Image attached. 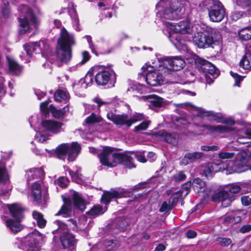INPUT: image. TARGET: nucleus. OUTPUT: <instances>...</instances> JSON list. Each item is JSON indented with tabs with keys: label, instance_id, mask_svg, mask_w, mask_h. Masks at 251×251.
Wrapping results in <instances>:
<instances>
[{
	"label": "nucleus",
	"instance_id": "obj_62",
	"mask_svg": "<svg viewBox=\"0 0 251 251\" xmlns=\"http://www.w3.org/2000/svg\"><path fill=\"white\" fill-rule=\"evenodd\" d=\"M85 38L87 39V41L89 44V48L91 49L92 52L95 54H97L96 48H95V45L93 43V42L92 40V37L89 35H86L85 36Z\"/></svg>",
	"mask_w": 251,
	"mask_h": 251
},
{
	"label": "nucleus",
	"instance_id": "obj_7",
	"mask_svg": "<svg viewBox=\"0 0 251 251\" xmlns=\"http://www.w3.org/2000/svg\"><path fill=\"white\" fill-rule=\"evenodd\" d=\"M201 4L206 7L211 21L220 22L224 18L226 10L219 0H204Z\"/></svg>",
	"mask_w": 251,
	"mask_h": 251
},
{
	"label": "nucleus",
	"instance_id": "obj_43",
	"mask_svg": "<svg viewBox=\"0 0 251 251\" xmlns=\"http://www.w3.org/2000/svg\"><path fill=\"white\" fill-rule=\"evenodd\" d=\"M68 110V106H65L62 109H56L54 108L52 110V114L55 118H59L63 116Z\"/></svg>",
	"mask_w": 251,
	"mask_h": 251
},
{
	"label": "nucleus",
	"instance_id": "obj_15",
	"mask_svg": "<svg viewBox=\"0 0 251 251\" xmlns=\"http://www.w3.org/2000/svg\"><path fill=\"white\" fill-rule=\"evenodd\" d=\"M247 167V161L246 157L240 156L238 157L234 161H229L226 167L229 173H240L246 170Z\"/></svg>",
	"mask_w": 251,
	"mask_h": 251
},
{
	"label": "nucleus",
	"instance_id": "obj_46",
	"mask_svg": "<svg viewBox=\"0 0 251 251\" xmlns=\"http://www.w3.org/2000/svg\"><path fill=\"white\" fill-rule=\"evenodd\" d=\"M102 207L100 205L93 206L87 213L92 216H97L102 213Z\"/></svg>",
	"mask_w": 251,
	"mask_h": 251
},
{
	"label": "nucleus",
	"instance_id": "obj_50",
	"mask_svg": "<svg viewBox=\"0 0 251 251\" xmlns=\"http://www.w3.org/2000/svg\"><path fill=\"white\" fill-rule=\"evenodd\" d=\"M100 121V118L99 116H98L94 113H92L90 116L88 117L85 120V122L87 124L99 123Z\"/></svg>",
	"mask_w": 251,
	"mask_h": 251
},
{
	"label": "nucleus",
	"instance_id": "obj_54",
	"mask_svg": "<svg viewBox=\"0 0 251 251\" xmlns=\"http://www.w3.org/2000/svg\"><path fill=\"white\" fill-rule=\"evenodd\" d=\"M149 124V121H144L140 125L136 126L134 127V131L135 132H138L140 130H145L148 128Z\"/></svg>",
	"mask_w": 251,
	"mask_h": 251
},
{
	"label": "nucleus",
	"instance_id": "obj_23",
	"mask_svg": "<svg viewBox=\"0 0 251 251\" xmlns=\"http://www.w3.org/2000/svg\"><path fill=\"white\" fill-rule=\"evenodd\" d=\"M22 220L9 219L5 221V224L11 232L16 233L23 228V226L21 224Z\"/></svg>",
	"mask_w": 251,
	"mask_h": 251
},
{
	"label": "nucleus",
	"instance_id": "obj_10",
	"mask_svg": "<svg viewBox=\"0 0 251 251\" xmlns=\"http://www.w3.org/2000/svg\"><path fill=\"white\" fill-rule=\"evenodd\" d=\"M81 150L80 145L77 142L72 144H62L56 149V154L60 159L64 160L68 154V160L73 161L75 160Z\"/></svg>",
	"mask_w": 251,
	"mask_h": 251
},
{
	"label": "nucleus",
	"instance_id": "obj_2",
	"mask_svg": "<svg viewBox=\"0 0 251 251\" xmlns=\"http://www.w3.org/2000/svg\"><path fill=\"white\" fill-rule=\"evenodd\" d=\"M189 6L187 0H160L156 4L157 16L161 19L174 20L180 16L183 9Z\"/></svg>",
	"mask_w": 251,
	"mask_h": 251
},
{
	"label": "nucleus",
	"instance_id": "obj_1",
	"mask_svg": "<svg viewBox=\"0 0 251 251\" xmlns=\"http://www.w3.org/2000/svg\"><path fill=\"white\" fill-rule=\"evenodd\" d=\"M166 28H164L163 32L170 39L175 46L179 48L185 45L184 40L182 39V34L188 33H195L201 29L198 25H192L187 21H181L174 24L171 22H166Z\"/></svg>",
	"mask_w": 251,
	"mask_h": 251
},
{
	"label": "nucleus",
	"instance_id": "obj_38",
	"mask_svg": "<svg viewBox=\"0 0 251 251\" xmlns=\"http://www.w3.org/2000/svg\"><path fill=\"white\" fill-rule=\"evenodd\" d=\"M233 1L242 8H247L249 14L251 15V0H233Z\"/></svg>",
	"mask_w": 251,
	"mask_h": 251
},
{
	"label": "nucleus",
	"instance_id": "obj_49",
	"mask_svg": "<svg viewBox=\"0 0 251 251\" xmlns=\"http://www.w3.org/2000/svg\"><path fill=\"white\" fill-rule=\"evenodd\" d=\"M68 182V179L67 177L64 176L60 177L55 181V183L62 188H65L67 187Z\"/></svg>",
	"mask_w": 251,
	"mask_h": 251
},
{
	"label": "nucleus",
	"instance_id": "obj_27",
	"mask_svg": "<svg viewBox=\"0 0 251 251\" xmlns=\"http://www.w3.org/2000/svg\"><path fill=\"white\" fill-rule=\"evenodd\" d=\"M246 54L241 60L240 65L244 69H251V46L247 47Z\"/></svg>",
	"mask_w": 251,
	"mask_h": 251
},
{
	"label": "nucleus",
	"instance_id": "obj_40",
	"mask_svg": "<svg viewBox=\"0 0 251 251\" xmlns=\"http://www.w3.org/2000/svg\"><path fill=\"white\" fill-rule=\"evenodd\" d=\"M182 196V193H181L180 191H177L171 196L169 200V202L173 207H174L176 205L178 202L179 200L181 199Z\"/></svg>",
	"mask_w": 251,
	"mask_h": 251
},
{
	"label": "nucleus",
	"instance_id": "obj_14",
	"mask_svg": "<svg viewBox=\"0 0 251 251\" xmlns=\"http://www.w3.org/2000/svg\"><path fill=\"white\" fill-rule=\"evenodd\" d=\"M160 65L164 67H170V70L178 71L182 69L185 66L184 60L179 56L168 57L166 56L158 58Z\"/></svg>",
	"mask_w": 251,
	"mask_h": 251
},
{
	"label": "nucleus",
	"instance_id": "obj_11",
	"mask_svg": "<svg viewBox=\"0 0 251 251\" xmlns=\"http://www.w3.org/2000/svg\"><path fill=\"white\" fill-rule=\"evenodd\" d=\"M42 239L40 233L36 232L28 234L21 240H18L15 244L17 247L25 251H39V243Z\"/></svg>",
	"mask_w": 251,
	"mask_h": 251
},
{
	"label": "nucleus",
	"instance_id": "obj_36",
	"mask_svg": "<svg viewBox=\"0 0 251 251\" xmlns=\"http://www.w3.org/2000/svg\"><path fill=\"white\" fill-rule=\"evenodd\" d=\"M158 135L168 143L175 145L176 143V140L172 134L167 132L164 130L160 131L158 132Z\"/></svg>",
	"mask_w": 251,
	"mask_h": 251
},
{
	"label": "nucleus",
	"instance_id": "obj_3",
	"mask_svg": "<svg viewBox=\"0 0 251 251\" xmlns=\"http://www.w3.org/2000/svg\"><path fill=\"white\" fill-rule=\"evenodd\" d=\"M99 157L101 163L107 167H113L118 164H122L129 169L135 167L130 153H114L112 148L105 147Z\"/></svg>",
	"mask_w": 251,
	"mask_h": 251
},
{
	"label": "nucleus",
	"instance_id": "obj_53",
	"mask_svg": "<svg viewBox=\"0 0 251 251\" xmlns=\"http://www.w3.org/2000/svg\"><path fill=\"white\" fill-rule=\"evenodd\" d=\"M144 119V115L143 114L140 113H136L133 114V115L129 118L130 122H131L132 124Z\"/></svg>",
	"mask_w": 251,
	"mask_h": 251
},
{
	"label": "nucleus",
	"instance_id": "obj_9",
	"mask_svg": "<svg viewBox=\"0 0 251 251\" xmlns=\"http://www.w3.org/2000/svg\"><path fill=\"white\" fill-rule=\"evenodd\" d=\"M54 224L57 228L52 231L53 234H59L60 240L64 248L74 247L77 242L75 236L70 233L68 228V225L59 220L55 221Z\"/></svg>",
	"mask_w": 251,
	"mask_h": 251
},
{
	"label": "nucleus",
	"instance_id": "obj_22",
	"mask_svg": "<svg viewBox=\"0 0 251 251\" xmlns=\"http://www.w3.org/2000/svg\"><path fill=\"white\" fill-rule=\"evenodd\" d=\"M192 188L197 194L203 193L206 195H209V191L207 190L205 182L200 178H196L193 180Z\"/></svg>",
	"mask_w": 251,
	"mask_h": 251
},
{
	"label": "nucleus",
	"instance_id": "obj_56",
	"mask_svg": "<svg viewBox=\"0 0 251 251\" xmlns=\"http://www.w3.org/2000/svg\"><path fill=\"white\" fill-rule=\"evenodd\" d=\"M235 155L233 152H227L222 151L219 153V157L222 159H231Z\"/></svg>",
	"mask_w": 251,
	"mask_h": 251
},
{
	"label": "nucleus",
	"instance_id": "obj_37",
	"mask_svg": "<svg viewBox=\"0 0 251 251\" xmlns=\"http://www.w3.org/2000/svg\"><path fill=\"white\" fill-rule=\"evenodd\" d=\"M54 98L56 101H65L68 100L69 94L65 91L58 90L54 93Z\"/></svg>",
	"mask_w": 251,
	"mask_h": 251
},
{
	"label": "nucleus",
	"instance_id": "obj_32",
	"mask_svg": "<svg viewBox=\"0 0 251 251\" xmlns=\"http://www.w3.org/2000/svg\"><path fill=\"white\" fill-rule=\"evenodd\" d=\"M240 40L247 41L251 40V27H246L239 30L238 32Z\"/></svg>",
	"mask_w": 251,
	"mask_h": 251
},
{
	"label": "nucleus",
	"instance_id": "obj_21",
	"mask_svg": "<svg viewBox=\"0 0 251 251\" xmlns=\"http://www.w3.org/2000/svg\"><path fill=\"white\" fill-rule=\"evenodd\" d=\"M123 193L124 191H118L113 189L110 191H105L101 196V201L105 204H107L110 202L111 199L122 197Z\"/></svg>",
	"mask_w": 251,
	"mask_h": 251
},
{
	"label": "nucleus",
	"instance_id": "obj_39",
	"mask_svg": "<svg viewBox=\"0 0 251 251\" xmlns=\"http://www.w3.org/2000/svg\"><path fill=\"white\" fill-rule=\"evenodd\" d=\"M80 169L79 168L75 170H68L70 175L71 176L73 181L79 183L81 181V174L80 173Z\"/></svg>",
	"mask_w": 251,
	"mask_h": 251
},
{
	"label": "nucleus",
	"instance_id": "obj_41",
	"mask_svg": "<svg viewBox=\"0 0 251 251\" xmlns=\"http://www.w3.org/2000/svg\"><path fill=\"white\" fill-rule=\"evenodd\" d=\"M202 127L212 132H222L225 130V127L220 125L212 126L210 125H204L202 126Z\"/></svg>",
	"mask_w": 251,
	"mask_h": 251
},
{
	"label": "nucleus",
	"instance_id": "obj_12",
	"mask_svg": "<svg viewBox=\"0 0 251 251\" xmlns=\"http://www.w3.org/2000/svg\"><path fill=\"white\" fill-rule=\"evenodd\" d=\"M152 66L146 64L142 68V72L139 73V75L145 79L148 84L157 86L162 85L164 81V77L159 71H152Z\"/></svg>",
	"mask_w": 251,
	"mask_h": 251
},
{
	"label": "nucleus",
	"instance_id": "obj_25",
	"mask_svg": "<svg viewBox=\"0 0 251 251\" xmlns=\"http://www.w3.org/2000/svg\"><path fill=\"white\" fill-rule=\"evenodd\" d=\"M195 64L198 69L200 71L206 73L211 67L213 66L209 61L203 59L199 56H196L195 58Z\"/></svg>",
	"mask_w": 251,
	"mask_h": 251
},
{
	"label": "nucleus",
	"instance_id": "obj_44",
	"mask_svg": "<svg viewBox=\"0 0 251 251\" xmlns=\"http://www.w3.org/2000/svg\"><path fill=\"white\" fill-rule=\"evenodd\" d=\"M216 241L222 247L228 246L232 243L231 239L227 238L217 237Z\"/></svg>",
	"mask_w": 251,
	"mask_h": 251
},
{
	"label": "nucleus",
	"instance_id": "obj_17",
	"mask_svg": "<svg viewBox=\"0 0 251 251\" xmlns=\"http://www.w3.org/2000/svg\"><path fill=\"white\" fill-rule=\"evenodd\" d=\"M107 118L118 126H126L127 127L132 125L129 118L126 114H115L112 112H108Z\"/></svg>",
	"mask_w": 251,
	"mask_h": 251
},
{
	"label": "nucleus",
	"instance_id": "obj_5",
	"mask_svg": "<svg viewBox=\"0 0 251 251\" xmlns=\"http://www.w3.org/2000/svg\"><path fill=\"white\" fill-rule=\"evenodd\" d=\"M201 28L199 32L195 33H188V34L191 35L192 38H197L196 42L199 47L204 48L207 47H211L216 48L217 52L221 50V38L216 36V33L214 29L211 28H208L206 29H203L201 26L197 24Z\"/></svg>",
	"mask_w": 251,
	"mask_h": 251
},
{
	"label": "nucleus",
	"instance_id": "obj_19",
	"mask_svg": "<svg viewBox=\"0 0 251 251\" xmlns=\"http://www.w3.org/2000/svg\"><path fill=\"white\" fill-rule=\"evenodd\" d=\"M10 213L15 219H23L24 208L19 203H14L7 205Z\"/></svg>",
	"mask_w": 251,
	"mask_h": 251
},
{
	"label": "nucleus",
	"instance_id": "obj_61",
	"mask_svg": "<svg viewBox=\"0 0 251 251\" xmlns=\"http://www.w3.org/2000/svg\"><path fill=\"white\" fill-rule=\"evenodd\" d=\"M231 75L235 79V83L234 84V86H239V83L242 80V78L240 75H238L237 73H233L231 71L230 72Z\"/></svg>",
	"mask_w": 251,
	"mask_h": 251
},
{
	"label": "nucleus",
	"instance_id": "obj_47",
	"mask_svg": "<svg viewBox=\"0 0 251 251\" xmlns=\"http://www.w3.org/2000/svg\"><path fill=\"white\" fill-rule=\"evenodd\" d=\"M2 12L5 17H7L10 13L9 2L7 0H2Z\"/></svg>",
	"mask_w": 251,
	"mask_h": 251
},
{
	"label": "nucleus",
	"instance_id": "obj_13",
	"mask_svg": "<svg viewBox=\"0 0 251 251\" xmlns=\"http://www.w3.org/2000/svg\"><path fill=\"white\" fill-rule=\"evenodd\" d=\"M95 74V82L99 85L104 86L109 81H116V74L113 70H106L100 67H95L94 69Z\"/></svg>",
	"mask_w": 251,
	"mask_h": 251
},
{
	"label": "nucleus",
	"instance_id": "obj_4",
	"mask_svg": "<svg viewBox=\"0 0 251 251\" xmlns=\"http://www.w3.org/2000/svg\"><path fill=\"white\" fill-rule=\"evenodd\" d=\"M75 43L74 36L65 29H61L56 46L57 59L63 63H67L72 58L71 47Z\"/></svg>",
	"mask_w": 251,
	"mask_h": 251
},
{
	"label": "nucleus",
	"instance_id": "obj_59",
	"mask_svg": "<svg viewBox=\"0 0 251 251\" xmlns=\"http://www.w3.org/2000/svg\"><path fill=\"white\" fill-rule=\"evenodd\" d=\"M205 74L213 76V78H216L219 75V71L213 65Z\"/></svg>",
	"mask_w": 251,
	"mask_h": 251
},
{
	"label": "nucleus",
	"instance_id": "obj_60",
	"mask_svg": "<svg viewBox=\"0 0 251 251\" xmlns=\"http://www.w3.org/2000/svg\"><path fill=\"white\" fill-rule=\"evenodd\" d=\"M240 190V187L237 184H232L228 188V191L230 194H236L239 192Z\"/></svg>",
	"mask_w": 251,
	"mask_h": 251
},
{
	"label": "nucleus",
	"instance_id": "obj_34",
	"mask_svg": "<svg viewBox=\"0 0 251 251\" xmlns=\"http://www.w3.org/2000/svg\"><path fill=\"white\" fill-rule=\"evenodd\" d=\"M33 218L36 221L37 225L41 228L44 227L46 225V220L44 218L43 215L36 211L32 212Z\"/></svg>",
	"mask_w": 251,
	"mask_h": 251
},
{
	"label": "nucleus",
	"instance_id": "obj_16",
	"mask_svg": "<svg viewBox=\"0 0 251 251\" xmlns=\"http://www.w3.org/2000/svg\"><path fill=\"white\" fill-rule=\"evenodd\" d=\"M212 198L213 201H220L223 207H226L229 206L232 201L234 200L233 196L225 190L221 191L215 193L212 196Z\"/></svg>",
	"mask_w": 251,
	"mask_h": 251
},
{
	"label": "nucleus",
	"instance_id": "obj_31",
	"mask_svg": "<svg viewBox=\"0 0 251 251\" xmlns=\"http://www.w3.org/2000/svg\"><path fill=\"white\" fill-rule=\"evenodd\" d=\"M32 195L34 201L37 203L40 202L41 199V187L40 184L35 182L32 187Z\"/></svg>",
	"mask_w": 251,
	"mask_h": 251
},
{
	"label": "nucleus",
	"instance_id": "obj_24",
	"mask_svg": "<svg viewBox=\"0 0 251 251\" xmlns=\"http://www.w3.org/2000/svg\"><path fill=\"white\" fill-rule=\"evenodd\" d=\"M198 116L203 117L204 116L211 117L212 119L217 123H225L223 121V115L220 113H217L213 111H206L203 109H200Z\"/></svg>",
	"mask_w": 251,
	"mask_h": 251
},
{
	"label": "nucleus",
	"instance_id": "obj_20",
	"mask_svg": "<svg viewBox=\"0 0 251 251\" xmlns=\"http://www.w3.org/2000/svg\"><path fill=\"white\" fill-rule=\"evenodd\" d=\"M203 155V153L201 152H188L186 153L180 161V164L186 165L187 164L193 163L200 159Z\"/></svg>",
	"mask_w": 251,
	"mask_h": 251
},
{
	"label": "nucleus",
	"instance_id": "obj_52",
	"mask_svg": "<svg viewBox=\"0 0 251 251\" xmlns=\"http://www.w3.org/2000/svg\"><path fill=\"white\" fill-rule=\"evenodd\" d=\"M173 207H174L172 204L169 202L164 201L162 203L161 207L159 208V211L160 212L166 213L169 211L171 210Z\"/></svg>",
	"mask_w": 251,
	"mask_h": 251
},
{
	"label": "nucleus",
	"instance_id": "obj_45",
	"mask_svg": "<svg viewBox=\"0 0 251 251\" xmlns=\"http://www.w3.org/2000/svg\"><path fill=\"white\" fill-rule=\"evenodd\" d=\"M104 244L106 248H108V250H114L118 246V241L113 240H105Z\"/></svg>",
	"mask_w": 251,
	"mask_h": 251
},
{
	"label": "nucleus",
	"instance_id": "obj_58",
	"mask_svg": "<svg viewBox=\"0 0 251 251\" xmlns=\"http://www.w3.org/2000/svg\"><path fill=\"white\" fill-rule=\"evenodd\" d=\"M244 14L243 11H236L231 13L230 18L233 21H237L242 17Z\"/></svg>",
	"mask_w": 251,
	"mask_h": 251
},
{
	"label": "nucleus",
	"instance_id": "obj_64",
	"mask_svg": "<svg viewBox=\"0 0 251 251\" xmlns=\"http://www.w3.org/2000/svg\"><path fill=\"white\" fill-rule=\"evenodd\" d=\"M209 164L210 168L212 169V172H213V173L218 172L221 168V165L220 164L211 162L209 163Z\"/></svg>",
	"mask_w": 251,
	"mask_h": 251
},
{
	"label": "nucleus",
	"instance_id": "obj_55",
	"mask_svg": "<svg viewBox=\"0 0 251 251\" xmlns=\"http://www.w3.org/2000/svg\"><path fill=\"white\" fill-rule=\"evenodd\" d=\"M82 60L78 64L76 65V67L78 66H80L86 63L88 60H89L90 55L87 51H83L82 52Z\"/></svg>",
	"mask_w": 251,
	"mask_h": 251
},
{
	"label": "nucleus",
	"instance_id": "obj_63",
	"mask_svg": "<svg viewBox=\"0 0 251 251\" xmlns=\"http://www.w3.org/2000/svg\"><path fill=\"white\" fill-rule=\"evenodd\" d=\"M5 80L3 77H0V98L3 97L6 93V90L3 85Z\"/></svg>",
	"mask_w": 251,
	"mask_h": 251
},
{
	"label": "nucleus",
	"instance_id": "obj_42",
	"mask_svg": "<svg viewBox=\"0 0 251 251\" xmlns=\"http://www.w3.org/2000/svg\"><path fill=\"white\" fill-rule=\"evenodd\" d=\"M8 179L9 176L5 167H0V183L4 184Z\"/></svg>",
	"mask_w": 251,
	"mask_h": 251
},
{
	"label": "nucleus",
	"instance_id": "obj_48",
	"mask_svg": "<svg viewBox=\"0 0 251 251\" xmlns=\"http://www.w3.org/2000/svg\"><path fill=\"white\" fill-rule=\"evenodd\" d=\"M192 187V182L191 181H188L183 184L182 186L181 190L179 191L182 193V195L184 194V197L187 195L190 192V188Z\"/></svg>",
	"mask_w": 251,
	"mask_h": 251
},
{
	"label": "nucleus",
	"instance_id": "obj_29",
	"mask_svg": "<svg viewBox=\"0 0 251 251\" xmlns=\"http://www.w3.org/2000/svg\"><path fill=\"white\" fill-rule=\"evenodd\" d=\"M148 99L150 100L149 106L152 109L162 107L164 103L163 99L156 95H149Z\"/></svg>",
	"mask_w": 251,
	"mask_h": 251
},
{
	"label": "nucleus",
	"instance_id": "obj_51",
	"mask_svg": "<svg viewBox=\"0 0 251 251\" xmlns=\"http://www.w3.org/2000/svg\"><path fill=\"white\" fill-rule=\"evenodd\" d=\"M186 176L183 171H179L173 176L175 181L178 182L185 179Z\"/></svg>",
	"mask_w": 251,
	"mask_h": 251
},
{
	"label": "nucleus",
	"instance_id": "obj_35",
	"mask_svg": "<svg viewBox=\"0 0 251 251\" xmlns=\"http://www.w3.org/2000/svg\"><path fill=\"white\" fill-rule=\"evenodd\" d=\"M241 217L239 216H227L225 217L223 223L227 226H232L239 223Z\"/></svg>",
	"mask_w": 251,
	"mask_h": 251
},
{
	"label": "nucleus",
	"instance_id": "obj_18",
	"mask_svg": "<svg viewBox=\"0 0 251 251\" xmlns=\"http://www.w3.org/2000/svg\"><path fill=\"white\" fill-rule=\"evenodd\" d=\"M42 126L44 129L54 134L64 131V124L57 121L46 120L42 121Z\"/></svg>",
	"mask_w": 251,
	"mask_h": 251
},
{
	"label": "nucleus",
	"instance_id": "obj_26",
	"mask_svg": "<svg viewBox=\"0 0 251 251\" xmlns=\"http://www.w3.org/2000/svg\"><path fill=\"white\" fill-rule=\"evenodd\" d=\"M8 64L9 72L10 74L15 75H19L22 72V67L14 59L8 57H6Z\"/></svg>",
	"mask_w": 251,
	"mask_h": 251
},
{
	"label": "nucleus",
	"instance_id": "obj_33",
	"mask_svg": "<svg viewBox=\"0 0 251 251\" xmlns=\"http://www.w3.org/2000/svg\"><path fill=\"white\" fill-rule=\"evenodd\" d=\"M93 77L92 74H87L84 79H81L77 84H74V88L77 86L81 85L82 88L86 89L88 86L93 82Z\"/></svg>",
	"mask_w": 251,
	"mask_h": 251
},
{
	"label": "nucleus",
	"instance_id": "obj_28",
	"mask_svg": "<svg viewBox=\"0 0 251 251\" xmlns=\"http://www.w3.org/2000/svg\"><path fill=\"white\" fill-rule=\"evenodd\" d=\"M44 172L42 168H35L30 170L27 173V180L29 182L34 178L42 179L44 176Z\"/></svg>",
	"mask_w": 251,
	"mask_h": 251
},
{
	"label": "nucleus",
	"instance_id": "obj_6",
	"mask_svg": "<svg viewBox=\"0 0 251 251\" xmlns=\"http://www.w3.org/2000/svg\"><path fill=\"white\" fill-rule=\"evenodd\" d=\"M21 16L18 18L19 22V33L24 34L30 29L28 19L36 27L39 24L38 19L34 16L32 10L27 6L22 5L19 8Z\"/></svg>",
	"mask_w": 251,
	"mask_h": 251
},
{
	"label": "nucleus",
	"instance_id": "obj_8",
	"mask_svg": "<svg viewBox=\"0 0 251 251\" xmlns=\"http://www.w3.org/2000/svg\"><path fill=\"white\" fill-rule=\"evenodd\" d=\"M72 200L74 202V205L75 207L82 211L85 209L84 201L81 198L78 193L74 192L71 197V198L64 199V204L55 215H62L64 217H70L72 213Z\"/></svg>",
	"mask_w": 251,
	"mask_h": 251
},
{
	"label": "nucleus",
	"instance_id": "obj_30",
	"mask_svg": "<svg viewBox=\"0 0 251 251\" xmlns=\"http://www.w3.org/2000/svg\"><path fill=\"white\" fill-rule=\"evenodd\" d=\"M24 48L27 55L29 57L31 56L33 52L37 53L41 51L40 44L37 42L25 44Z\"/></svg>",
	"mask_w": 251,
	"mask_h": 251
},
{
	"label": "nucleus",
	"instance_id": "obj_57",
	"mask_svg": "<svg viewBox=\"0 0 251 251\" xmlns=\"http://www.w3.org/2000/svg\"><path fill=\"white\" fill-rule=\"evenodd\" d=\"M213 172H212V169L210 168L209 163L206 165L203 170V175L207 178H211L212 176Z\"/></svg>",
	"mask_w": 251,
	"mask_h": 251
}]
</instances>
